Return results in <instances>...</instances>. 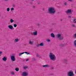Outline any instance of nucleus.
<instances>
[{"mask_svg": "<svg viewBox=\"0 0 76 76\" xmlns=\"http://www.w3.org/2000/svg\"><path fill=\"white\" fill-rule=\"evenodd\" d=\"M61 20L62 21V20Z\"/></svg>", "mask_w": 76, "mask_h": 76, "instance_id": "obj_48", "label": "nucleus"}, {"mask_svg": "<svg viewBox=\"0 0 76 76\" xmlns=\"http://www.w3.org/2000/svg\"><path fill=\"white\" fill-rule=\"evenodd\" d=\"M73 11H72V10L68 9V10L66 11V13H71L72 12H73Z\"/></svg>", "mask_w": 76, "mask_h": 76, "instance_id": "obj_7", "label": "nucleus"}, {"mask_svg": "<svg viewBox=\"0 0 76 76\" xmlns=\"http://www.w3.org/2000/svg\"><path fill=\"white\" fill-rule=\"evenodd\" d=\"M39 46H40V45H39V44L37 46V47H39Z\"/></svg>", "mask_w": 76, "mask_h": 76, "instance_id": "obj_36", "label": "nucleus"}, {"mask_svg": "<svg viewBox=\"0 0 76 76\" xmlns=\"http://www.w3.org/2000/svg\"><path fill=\"white\" fill-rule=\"evenodd\" d=\"M39 45L41 47H44V44L43 43L41 42L39 44Z\"/></svg>", "mask_w": 76, "mask_h": 76, "instance_id": "obj_15", "label": "nucleus"}, {"mask_svg": "<svg viewBox=\"0 0 76 76\" xmlns=\"http://www.w3.org/2000/svg\"><path fill=\"white\" fill-rule=\"evenodd\" d=\"M47 41L48 42H50V40L48 39H47Z\"/></svg>", "mask_w": 76, "mask_h": 76, "instance_id": "obj_32", "label": "nucleus"}, {"mask_svg": "<svg viewBox=\"0 0 76 76\" xmlns=\"http://www.w3.org/2000/svg\"><path fill=\"white\" fill-rule=\"evenodd\" d=\"M11 59L12 61H15V56L12 55L11 56Z\"/></svg>", "mask_w": 76, "mask_h": 76, "instance_id": "obj_5", "label": "nucleus"}, {"mask_svg": "<svg viewBox=\"0 0 76 76\" xmlns=\"http://www.w3.org/2000/svg\"><path fill=\"white\" fill-rule=\"evenodd\" d=\"M2 60L3 61H7V58H6V57L4 56L3 58H2Z\"/></svg>", "mask_w": 76, "mask_h": 76, "instance_id": "obj_11", "label": "nucleus"}, {"mask_svg": "<svg viewBox=\"0 0 76 76\" xmlns=\"http://www.w3.org/2000/svg\"><path fill=\"white\" fill-rule=\"evenodd\" d=\"M33 43H34V42L31 41L30 40L29 41V44H31V45H33Z\"/></svg>", "mask_w": 76, "mask_h": 76, "instance_id": "obj_13", "label": "nucleus"}, {"mask_svg": "<svg viewBox=\"0 0 76 76\" xmlns=\"http://www.w3.org/2000/svg\"><path fill=\"white\" fill-rule=\"evenodd\" d=\"M52 38H55V35L54 34V33H52L50 34Z\"/></svg>", "mask_w": 76, "mask_h": 76, "instance_id": "obj_10", "label": "nucleus"}, {"mask_svg": "<svg viewBox=\"0 0 76 76\" xmlns=\"http://www.w3.org/2000/svg\"><path fill=\"white\" fill-rule=\"evenodd\" d=\"M51 69H54V67H51Z\"/></svg>", "mask_w": 76, "mask_h": 76, "instance_id": "obj_39", "label": "nucleus"}, {"mask_svg": "<svg viewBox=\"0 0 76 76\" xmlns=\"http://www.w3.org/2000/svg\"><path fill=\"white\" fill-rule=\"evenodd\" d=\"M72 26L74 28H76V26L74 24H72Z\"/></svg>", "mask_w": 76, "mask_h": 76, "instance_id": "obj_22", "label": "nucleus"}, {"mask_svg": "<svg viewBox=\"0 0 76 76\" xmlns=\"http://www.w3.org/2000/svg\"><path fill=\"white\" fill-rule=\"evenodd\" d=\"M69 1H71V2H72L73 1V0H68Z\"/></svg>", "mask_w": 76, "mask_h": 76, "instance_id": "obj_34", "label": "nucleus"}, {"mask_svg": "<svg viewBox=\"0 0 76 76\" xmlns=\"http://www.w3.org/2000/svg\"><path fill=\"white\" fill-rule=\"evenodd\" d=\"M11 10H14V8H11Z\"/></svg>", "mask_w": 76, "mask_h": 76, "instance_id": "obj_31", "label": "nucleus"}, {"mask_svg": "<svg viewBox=\"0 0 76 76\" xmlns=\"http://www.w3.org/2000/svg\"><path fill=\"white\" fill-rule=\"evenodd\" d=\"M8 27L9 29H11V30H12V29H14V28L13 27V26L10 25L8 26Z\"/></svg>", "mask_w": 76, "mask_h": 76, "instance_id": "obj_9", "label": "nucleus"}, {"mask_svg": "<svg viewBox=\"0 0 76 76\" xmlns=\"http://www.w3.org/2000/svg\"><path fill=\"white\" fill-rule=\"evenodd\" d=\"M33 35H37V31H36L34 32H33Z\"/></svg>", "mask_w": 76, "mask_h": 76, "instance_id": "obj_14", "label": "nucleus"}, {"mask_svg": "<svg viewBox=\"0 0 76 76\" xmlns=\"http://www.w3.org/2000/svg\"><path fill=\"white\" fill-rule=\"evenodd\" d=\"M68 76H75V74L73 73V71H71L68 72L67 74Z\"/></svg>", "mask_w": 76, "mask_h": 76, "instance_id": "obj_3", "label": "nucleus"}, {"mask_svg": "<svg viewBox=\"0 0 76 76\" xmlns=\"http://www.w3.org/2000/svg\"><path fill=\"white\" fill-rule=\"evenodd\" d=\"M74 46L75 47H76V40L74 41Z\"/></svg>", "mask_w": 76, "mask_h": 76, "instance_id": "obj_18", "label": "nucleus"}, {"mask_svg": "<svg viewBox=\"0 0 76 76\" xmlns=\"http://www.w3.org/2000/svg\"><path fill=\"white\" fill-rule=\"evenodd\" d=\"M5 1H8L9 0H4Z\"/></svg>", "mask_w": 76, "mask_h": 76, "instance_id": "obj_45", "label": "nucleus"}, {"mask_svg": "<svg viewBox=\"0 0 76 76\" xmlns=\"http://www.w3.org/2000/svg\"><path fill=\"white\" fill-rule=\"evenodd\" d=\"M3 53V52H1V51H0V56H1V54Z\"/></svg>", "mask_w": 76, "mask_h": 76, "instance_id": "obj_30", "label": "nucleus"}, {"mask_svg": "<svg viewBox=\"0 0 76 76\" xmlns=\"http://www.w3.org/2000/svg\"><path fill=\"white\" fill-rule=\"evenodd\" d=\"M32 59L33 61H36V59L35 58H32Z\"/></svg>", "mask_w": 76, "mask_h": 76, "instance_id": "obj_28", "label": "nucleus"}, {"mask_svg": "<svg viewBox=\"0 0 76 76\" xmlns=\"http://www.w3.org/2000/svg\"><path fill=\"white\" fill-rule=\"evenodd\" d=\"M48 12L50 14H54L56 13V10L53 7H50L48 9Z\"/></svg>", "mask_w": 76, "mask_h": 76, "instance_id": "obj_1", "label": "nucleus"}, {"mask_svg": "<svg viewBox=\"0 0 76 76\" xmlns=\"http://www.w3.org/2000/svg\"><path fill=\"white\" fill-rule=\"evenodd\" d=\"M72 37L73 38H76V33L73 34Z\"/></svg>", "mask_w": 76, "mask_h": 76, "instance_id": "obj_17", "label": "nucleus"}, {"mask_svg": "<svg viewBox=\"0 0 76 76\" xmlns=\"http://www.w3.org/2000/svg\"><path fill=\"white\" fill-rule=\"evenodd\" d=\"M68 17L69 18H71V16L70 15H68Z\"/></svg>", "mask_w": 76, "mask_h": 76, "instance_id": "obj_38", "label": "nucleus"}, {"mask_svg": "<svg viewBox=\"0 0 76 76\" xmlns=\"http://www.w3.org/2000/svg\"><path fill=\"white\" fill-rule=\"evenodd\" d=\"M10 22L11 23H13V22H14V20L12 19H11L10 20Z\"/></svg>", "mask_w": 76, "mask_h": 76, "instance_id": "obj_20", "label": "nucleus"}, {"mask_svg": "<svg viewBox=\"0 0 76 76\" xmlns=\"http://www.w3.org/2000/svg\"><path fill=\"white\" fill-rule=\"evenodd\" d=\"M37 57H39V55H38V54H37Z\"/></svg>", "mask_w": 76, "mask_h": 76, "instance_id": "obj_41", "label": "nucleus"}, {"mask_svg": "<svg viewBox=\"0 0 76 76\" xmlns=\"http://www.w3.org/2000/svg\"><path fill=\"white\" fill-rule=\"evenodd\" d=\"M7 12H9L10 11V8H7Z\"/></svg>", "mask_w": 76, "mask_h": 76, "instance_id": "obj_24", "label": "nucleus"}, {"mask_svg": "<svg viewBox=\"0 0 76 76\" xmlns=\"http://www.w3.org/2000/svg\"><path fill=\"white\" fill-rule=\"evenodd\" d=\"M12 75H15V72H12Z\"/></svg>", "mask_w": 76, "mask_h": 76, "instance_id": "obj_37", "label": "nucleus"}, {"mask_svg": "<svg viewBox=\"0 0 76 76\" xmlns=\"http://www.w3.org/2000/svg\"><path fill=\"white\" fill-rule=\"evenodd\" d=\"M19 68H16L15 69V70H16V71L17 72H18V71H19Z\"/></svg>", "mask_w": 76, "mask_h": 76, "instance_id": "obj_21", "label": "nucleus"}, {"mask_svg": "<svg viewBox=\"0 0 76 76\" xmlns=\"http://www.w3.org/2000/svg\"><path fill=\"white\" fill-rule=\"evenodd\" d=\"M64 4V6H67V3L66 2H65Z\"/></svg>", "mask_w": 76, "mask_h": 76, "instance_id": "obj_25", "label": "nucleus"}, {"mask_svg": "<svg viewBox=\"0 0 76 76\" xmlns=\"http://www.w3.org/2000/svg\"><path fill=\"white\" fill-rule=\"evenodd\" d=\"M26 61H28V59H27L26 60Z\"/></svg>", "mask_w": 76, "mask_h": 76, "instance_id": "obj_42", "label": "nucleus"}, {"mask_svg": "<svg viewBox=\"0 0 76 76\" xmlns=\"http://www.w3.org/2000/svg\"><path fill=\"white\" fill-rule=\"evenodd\" d=\"M49 66H50V65L47 64L42 66V67H48Z\"/></svg>", "mask_w": 76, "mask_h": 76, "instance_id": "obj_12", "label": "nucleus"}, {"mask_svg": "<svg viewBox=\"0 0 76 76\" xmlns=\"http://www.w3.org/2000/svg\"><path fill=\"white\" fill-rule=\"evenodd\" d=\"M59 46H60V47H63L64 46V45L63 44H61L59 45Z\"/></svg>", "mask_w": 76, "mask_h": 76, "instance_id": "obj_16", "label": "nucleus"}, {"mask_svg": "<svg viewBox=\"0 0 76 76\" xmlns=\"http://www.w3.org/2000/svg\"><path fill=\"white\" fill-rule=\"evenodd\" d=\"M22 75L23 76H28V72H23L22 73Z\"/></svg>", "mask_w": 76, "mask_h": 76, "instance_id": "obj_6", "label": "nucleus"}, {"mask_svg": "<svg viewBox=\"0 0 76 76\" xmlns=\"http://www.w3.org/2000/svg\"><path fill=\"white\" fill-rule=\"evenodd\" d=\"M32 0V1H34V0Z\"/></svg>", "mask_w": 76, "mask_h": 76, "instance_id": "obj_47", "label": "nucleus"}, {"mask_svg": "<svg viewBox=\"0 0 76 76\" xmlns=\"http://www.w3.org/2000/svg\"><path fill=\"white\" fill-rule=\"evenodd\" d=\"M76 19H75L73 20V21L72 22H74V23H76Z\"/></svg>", "mask_w": 76, "mask_h": 76, "instance_id": "obj_27", "label": "nucleus"}, {"mask_svg": "<svg viewBox=\"0 0 76 76\" xmlns=\"http://www.w3.org/2000/svg\"><path fill=\"white\" fill-rule=\"evenodd\" d=\"M15 41L16 42H17L19 41V39H15Z\"/></svg>", "mask_w": 76, "mask_h": 76, "instance_id": "obj_23", "label": "nucleus"}, {"mask_svg": "<svg viewBox=\"0 0 76 76\" xmlns=\"http://www.w3.org/2000/svg\"><path fill=\"white\" fill-rule=\"evenodd\" d=\"M49 57L51 60H56V56L52 53H50Z\"/></svg>", "mask_w": 76, "mask_h": 76, "instance_id": "obj_2", "label": "nucleus"}, {"mask_svg": "<svg viewBox=\"0 0 76 76\" xmlns=\"http://www.w3.org/2000/svg\"><path fill=\"white\" fill-rule=\"evenodd\" d=\"M64 62L67 61V59H64Z\"/></svg>", "mask_w": 76, "mask_h": 76, "instance_id": "obj_29", "label": "nucleus"}, {"mask_svg": "<svg viewBox=\"0 0 76 76\" xmlns=\"http://www.w3.org/2000/svg\"><path fill=\"white\" fill-rule=\"evenodd\" d=\"M65 63L66 64H67L68 63V62H67V61L65 62Z\"/></svg>", "mask_w": 76, "mask_h": 76, "instance_id": "obj_35", "label": "nucleus"}, {"mask_svg": "<svg viewBox=\"0 0 76 76\" xmlns=\"http://www.w3.org/2000/svg\"><path fill=\"white\" fill-rule=\"evenodd\" d=\"M61 35L60 34H57V37L58 38L59 40H61L63 39V37H61Z\"/></svg>", "mask_w": 76, "mask_h": 76, "instance_id": "obj_4", "label": "nucleus"}, {"mask_svg": "<svg viewBox=\"0 0 76 76\" xmlns=\"http://www.w3.org/2000/svg\"><path fill=\"white\" fill-rule=\"evenodd\" d=\"M14 26L15 27V28H16V26H17V24H14Z\"/></svg>", "mask_w": 76, "mask_h": 76, "instance_id": "obj_26", "label": "nucleus"}, {"mask_svg": "<svg viewBox=\"0 0 76 76\" xmlns=\"http://www.w3.org/2000/svg\"><path fill=\"white\" fill-rule=\"evenodd\" d=\"M38 4H40V3H38Z\"/></svg>", "mask_w": 76, "mask_h": 76, "instance_id": "obj_43", "label": "nucleus"}, {"mask_svg": "<svg viewBox=\"0 0 76 76\" xmlns=\"http://www.w3.org/2000/svg\"><path fill=\"white\" fill-rule=\"evenodd\" d=\"M42 10H43V11H44V8H43Z\"/></svg>", "mask_w": 76, "mask_h": 76, "instance_id": "obj_44", "label": "nucleus"}, {"mask_svg": "<svg viewBox=\"0 0 76 76\" xmlns=\"http://www.w3.org/2000/svg\"><path fill=\"white\" fill-rule=\"evenodd\" d=\"M24 53H26V54H30V53L28 52H23L21 53H20L19 54V56H21V55H22V54H24Z\"/></svg>", "mask_w": 76, "mask_h": 76, "instance_id": "obj_8", "label": "nucleus"}, {"mask_svg": "<svg viewBox=\"0 0 76 76\" xmlns=\"http://www.w3.org/2000/svg\"><path fill=\"white\" fill-rule=\"evenodd\" d=\"M15 4H13L12 5V7H15Z\"/></svg>", "mask_w": 76, "mask_h": 76, "instance_id": "obj_40", "label": "nucleus"}, {"mask_svg": "<svg viewBox=\"0 0 76 76\" xmlns=\"http://www.w3.org/2000/svg\"><path fill=\"white\" fill-rule=\"evenodd\" d=\"M37 26H40V24L39 23H38L37 24Z\"/></svg>", "mask_w": 76, "mask_h": 76, "instance_id": "obj_33", "label": "nucleus"}, {"mask_svg": "<svg viewBox=\"0 0 76 76\" xmlns=\"http://www.w3.org/2000/svg\"><path fill=\"white\" fill-rule=\"evenodd\" d=\"M24 69H25V70L26 69H28V66H25L23 67Z\"/></svg>", "mask_w": 76, "mask_h": 76, "instance_id": "obj_19", "label": "nucleus"}, {"mask_svg": "<svg viewBox=\"0 0 76 76\" xmlns=\"http://www.w3.org/2000/svg\"><path fill=\"white\" fill-rule=\"evenodd\" d=\"M33 7L34 8H35V6H34V7Z\"/></svg>", "mask_w": 76, "mask_h": 76, "instance_id": "obj_46", "label": "nucleus"}]
</instances>
